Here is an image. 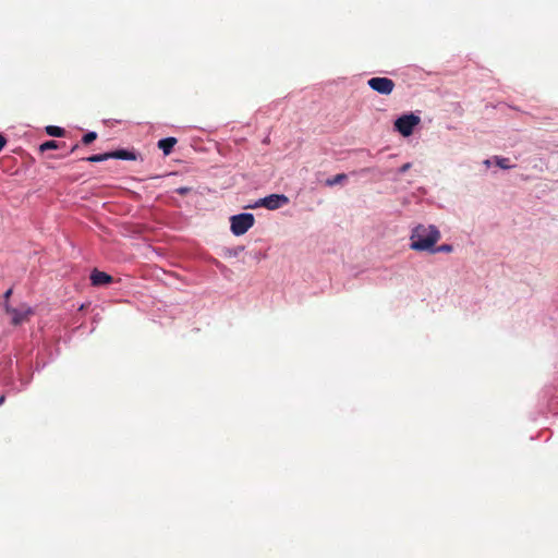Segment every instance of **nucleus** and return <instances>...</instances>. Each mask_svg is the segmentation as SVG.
Here are the masks:
<instances>
[{"mask_svg":"<svg viewBox=\"0 0 558 558\" xmlns=\"http://www.w3.org/2000/svg\"><path fill=\"white\" fill-rule=\"evenodd\" d=\"M439 239L440 232L435 226L418 225L412 230L410 247L417 252H430Z\"/></svg>","mask_w":558,"mask_h":558,"instance_id":"obj_1","label":"nucleus"},{"mask_svg":"<svg viewBox=\"0 0 558 558\" xmlns=\"http://www.w3.org/2000/svg\"><path fill=\"white\" fill-rule=\"evenodd\" d=\"M289 203V197L283 194H270L266 197L259 198L253 205H248L246 208H259L265 207L269 210H276Z\"/></svg>","mask_w":558,"mask_h":558,"instance_id":"obj_2","label":"nucleus"},{"mask_svg":"<svg viewBox=\"0 0 558 558\" xmlns=\"http://www.w3.org/2000/svg\"><path fill=\"white\" fill-rule=\"evenodd\" d=\"M421 122V118L414 113L403 114L395 121V129L402 136L412 135L414 128Z\"/></svg>","mask_w":558,"mask_h":558,"instance_id":"obj_3","label":"nucleus"},{"mask_svg":"<svg viewBox=\"0 0 558 558\" xmlns=\"http://www.w3.org/2000/svg\"><path fill=\"white\" fill-rule=\"evenodd\" d=\"M231 231L234 235H242L253 227L255 219L252 214H239L230 218Z\"/></svg>","mask_w":558,"mask_h":558,"instance_id":"obj_4","label":"nucleus"},{"mask_svg":"<svg viewBox=\"0 0 558 558\" xmlns=\"http://www.w3.org/2000/svg\"><path fill=\"white\" fill-rule=\"evenodd\" d=\"M5 313L11 317V324L19 326L29 319L34 314L31 306L22 304L19 307H12L9 304L4 305Z\"/></svg>","mask_w":558,"mask_h":558,"instance_id":"obj_5","label":"nucleus"},{"mask_svg":"<svg viewBox=\"0 0 558 558\" xmlns=\"http://www.w3.org/2000/svg\"><path fill=\"white\" fill-rule=\"evenodd\" d=\"M367 84L373 90L381 95H390L395 88V82L388 77H372Z\"/></svg>","mask_w":558,"mask_h":558,"instance_id":"obj_6","label":"nucleus"},{"mask_svg":"<svg viewBox=\"0 0 558 558\" xmlns=\"http://www.w3.org/2000/svg\"><path fill=\"white\" fill-rule=\"evenodd\" d=\"M90 281L93 286H102L112 282V277L104 271L94 269L90 274Z\"/></svg>","mask_w":558,"mask_h":558,"instance_id":"obj_7","label":"nucleus"},{"mask_svg":"<svg viewBox=\"0 0 558 558\" xmlns=\"http://www.w3.org/2000/svg\"><path fill=\"white\" fill-rule=\"evenodd\" d=\"M177 138L175 137H166V138H162L158 142L157 146L159 149L162 150V153L168 156L172 153V149L174 147V145L177 144Z\"/></svg>","mask_w":558,"mask_h":558,"instance_id":"obj_8","label":"nucleus"},{"mask_svg":"<svg viewBox=\"0 0 558 558\" xmlns=\"http://www.w3.org/2000/svg\"><path fill=\"white\" fill-rule=\"evenodd\" d=\"M122 159V160H135L136 156L133 151L125 150V149H119L114 151H110V159Z\"/></svg>","mask_w":558,"mask_h":558,"instance_id":"obj_9","label":"nucleus"},{"mask_svg":"<svg viewBox=\"0 0 558 558\" xmlns=\"http://www.w3.org/2000/svg\"><path fill=\"white\" fill-rule=\"evenodd\" d=\"M64 146V143H59L54 140H50V141H46L45 143H43L40 146H39V150L41 153L46 151V150H50V149H58V148H61Z\"/></svg>","mask_w":558,"mask_h":558,"instance_id":"obj_10","label":"nucleus"},{"mask_svg":"<svg viewBox=\"0 0 558 558\" xmlns=\"http://www.w3.org/2000/svg\"><path fill=\"white\" fill-rule=\"evenodd\" d=\"M46 132L50 136L61 137V136L64 135L65 130L60 128V126L49 125V126L46 128Z\"/></svg>","mask_w":558,"mask_h":558,"instance_id":"obj_11","label":"nucleus"},{"mask_svg":"<svg viewBox=\"0 0 558 558\" xmlns=\"http://www.w3.org/2000/svg\"><path fill=\"white\" fill-rule=\"evenodd\" d=\"M110 159V153H104L98 155H93L87 158H83L82 160L88 161V162H100Z\"/></svg>","mask_w":558,"mask_h":558,"instance_id":"obj_12","label":"nucleus"},{"mask_svg":"<svg viewBox=\"0 0 558 558\" xmlns=\"http://www.w3.org/2000/svg\"><path fill=\"white\" fill-rule=\"evenodd\" d=\"M495 162L501 169H511V168H513V165L510 163V159L509 158L498 157L497 156V157H495Z\"/></svg>","mask_w":558,"mask_h":558,"instance_id":"obj_13","label":"nucleus"},{"mask_svg":"<svg viewBox=\"0 0 558 558\" xmlns=\"http://www.w3.org/2000/svg\"><path fill=\"white\" fill-rule=\"evenodd\" d=\"M345 179H347V174L339 173V174L335 175L333 178L328 179L326 181V184L328 186H332V185H336V184H339V183L343 182Z\"/></svg>","mask_w":558,"mask_h":558,"instance_id":"obj_14","label":"nucleus"},{"mask_svg":"<svg viewBox=\"0 0 558 558\" xmlns=\"http://www.w3.org/2000/svg\"><path fill=\"white\" fill-rule=\"evenodd\" d=\"M96 138H97L96 132H88L82 137V143L84 145H88V144L93 143Z\"/></svg>","mask_w":558,"mask_h":558,"instance_id":"obj_15","label":"nucleus"},{"mask_svg":"<svg viewBox=\"0 0 558 558\" xmlns=\"http://www.w3.org/2000/svg\"><path fill=\"white\" fill-rule=\"evenodd\" d=\"M432 253H438V252H442V253H450L452 252V246L450 244H442V245H439L437 247H433L430 250Z\"/></svg>","mask_w":558,"mask_h":558,"instance_id":"obj_16","label":"nucleus"},{"mask_svg":"<svg viewBox=\"0 0 558 558\" xmlns=\"http://www.w3.org/2000/svg\"><path fill=\"white\" fill-rule=\"evenodd\" d=\"M411 168V163L410 162H407L404 165H402L399 169V172L400 173H405L409 169Z\"/></svg>","mask_w":558,"mask_h":558,"instance_id":"obj_17","label":"nucleus"},{"mask_svg":"<svg viewBox=\"0 0 558 558\" xmlns=\"http://www.w3.org/2000/svg\"><path fill=\"white\" fill-rule=\"evenodd\" d=\"M11 294H12V289L7 290V292H5V293H4V295H3V298H4L3 306H4L5 304H9V302H8V301H9V298L11 296Z\"/></svg>","mask_w":558,"mask_h":558,"instance_id":"obj_18","label":"nucleus"},{"mask_svg":"<svg viewBox=\"0 0 558 558\" xmlns=\"http://www.w3.org/2000/svg\"><path fill=\"white\" fill-rule=\"evenodd\" d=\"M7 140L0 134V150L4 147Z\"/></svg>","mask_w":558,"mask_h":558,"instance_id":"obj_19","label":"nucleus"},{"mask_svg":"<svg viewBox=\"0 0 558 558\" xmlns=\"http://www.w3.org/2000/svg\"><path fill=\"white\" fill-rule=\"evenodd\" d=\"M189 191L187 187H181L178 190L179 194H185Z\"/></svg>","mask_w":558,"mask_h":558,"instance_id":"obj_20","label":"nucleus"},{"mask_svg":"<svg viewBox=\"0 0 558 558\" xmlns=\"http://www.w3.org/2000/svg\"><path fill=\"white\" fill-rule=\"evenodd\" d=\"M77 148H78V144H75V145H73V146L71 147V149H70V151H69V153H70V154H72V153H74Z\"/></svg>","mask_w":558,"mask_h":558,"instance_id":"obj_21","label":"nucleus"},{"mask_svg":"<svg viewBox=\"0 0 558 558\" xmlns=\"http://www.w3.org/2000/svg\"><path fill=\"white\" fill-rule=\"evenodd\" d=\"M4 399H5L4 396H0V407L3 404Z\"/></svg>","mask_w":558,"mask_h":558,"instance_id":"obj_22","label":"nucleus"},{"mask_svg":"<svg viewBox=\"0 0 558 558\" xmlns=\"http://www.w3.org/2000/svg\"><path fill=\"white\" fill-rule=\"evenodd\" d=\"M485 165L489 166L490 161L489 160H485Z\"/></svg>","mask_w":558,"mask_h":558,"instance_id":"obj_23","label":"nucleus"}]
</instances>
